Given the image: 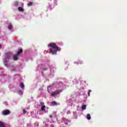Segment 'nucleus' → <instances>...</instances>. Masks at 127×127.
Masks as SVG:
<instances>
[{
    "label": "nucleus",
    "mask_w": 127,
    "mask_h": 127,
    "mask_svg": "<svg viewBox=\"0 0 127 127\" xmlns=\"http://www.w3.org/2000/svg\"><path fill=\"white\" fill-rule=\"evenodd\" d=\"M48 47L50 53H51V54H56L58 51H61V48L57 46V45L54 43H50L48 45Z\"/></svg>",
    "instance_id": "f257e3e1"
},
{
    "label": "nucleus",
    "mask_w": 127,
    "mask_h": 127,
    "mask_svg": "<svg viewBox=\"0 0 127 127\" xmlns=\"http://www.w3.org/2000/svg\"><path fill=\"white\" fill-rule=\"evenodd\" d=\"M62 92V90H57L51 93V96L52 97H55L56 95L59 94L60 93H61Z\"/></svg>",
    "instance_id": "f03ea898"
},
{
    "label": "nucleus",
    "mask_w": 127,
    "mask_h": 127,
    "mask_svg": "<svg viewBox=\"0 0 127 127\" xmlns=\"http://www.w3.org/2000/svg\"><path fill=\"white\" fill-rule=\"evenodd\" d=\"M10 114V111L8 110H4L2 111V115L3 116H7V115H9Z\"/></svg>",
    "instance_id": "7ed1b4c3"
},
{
    "label": "nucleus",
    "mask_w": 127,
    "mask_h": 127,
    "mask_svg": "<svg viewBox=\"0 0 127 127\" xmlns=\"http://www.w3.org/2000/svg\"><path fill=\"white\" fill-rule=\"evenodd\" d=\"M0 127H5V123L0 121Z\"/></svg>",
    "instance_id": "20e7f679"
},
{
    "label": "nucleus",
    "mask_w": 127,
    "mask_h": 127,
    "mask_svg": "<svg viewBox=\"0 0 127 127\" xmlns=\"http://www.w3.org/2000/svg\"><path fill=\"white\" fill-rule=\"evenodd\" d=\"M18 58L17 57V55H14L13 57V60L14 61H17V60H18Z\"/></svg>",
    "instance_id": "39448f33"
},
{
    "label": "nucleus",
    "mask_w": 127,
    "mask_h": 127,
    "mask_svg": "<svg viewBox=\"0 0 127 127\" xmlns=\"http://www.w3.org/2000/svg\"><path fill=\"white\" fill-rule=\"evenodd\" d=\"M9 58H10V56H7L5 59V61L6 63V62H7V61H9Z\"/></svg>",
    "instance_id": "423d86ee"
},
{
    "label": "nucleus",
    "mask_w": 127,
    "mask_h": 127,
    "mask_svg": "<svg viewBox=\"0 0 127 127\" xmlns=\"http://www.w3.org/2000/svg\"><path fill=\"white\" fill-rule=\"evenodd\" d=\"M23 52V51L22 50V49H20L19 51L17 52V55H20V54H21V53H22Z\"/></svg>",
    "instance_id": "0eeeda50"
},
{
    "label": "nucleus",
    "mask_w": 127,
    "mask_h": 127,
    "mask_svg": "<svg viewBox=\"0 0 127 127\" xmlns=\"http://www.w3.org/2000/svg\"><path fill=\"white\" fill-rule=\"evenodd\" d=\"M20 87L21 89H23V88H24V84L23 82H21L20 84Z\"/></svg>",
    "instance_id": "6e6552de"
},
{
    "label": "nucleus",
    "mask_w": 127,
    "mask_h": 127,
    "mask_svg": "<svg viewBox=\"0 0 127 127\" xmlns=\"http://www.w3.org/2000/svg\"><path fill=\"white\" fill-rule=\"evenodd\" d=\"M18 10H19V11L23 12L24 11V9H23V8H22L21 7H18Z\"/></svg>",
    "instance_id": "1a4fd4ad"
},
{
    "label": "nucleus",
    "mask_w": 127,
    "mask_h": 127,
    "mask_svg": "<svg viewBox=\"0 0 127 127\" xmlns=\"http://www.w3.org/2000/svg\"><path fill=\"white\" fill-rule=\"evenodd\" d=\"M51 104H52L53 106H57V102L56 101H52Z\"/></svg>",
    "instance_id": "9d476101"
},
{
    "label": "nucleus",
    "mask_w": 127,
    "mask_h": 127,
    "mask_svg": "<svg viewBox=\"0 0 127 127\" xmlns=\"http://www.w3.org/2000/svg\"><path fill=\"white\" fill-rule=\"evenodd\" d=\"M87 120H91V115H90V114H87Z\"/></svg>",
    "instance_id": "9b49d317"
},
{
    "label": "nucleus",
    "mask_w": 127,
    "mask_h": 127,
    "mask_svg": "<svg viewBox=\"0 0 127 127\" xmlns=\"http://www.w3.org/2000/svg\"><path fill=\"white\" fill-rule=\"evenodd\" d=\"M45 108H46V106H45V105H43V106H42L41 107L42 111H45Z\"/></svg>",
    "instance_id": "f8f14e48"
},
{
    "label": "nucleus",
    "mask_w": 127,
    "mask_h": 127,
    "mask_svg": "<svg viewBox=\"0 0 127 127\" xmlns=\"http://www.w3.org/2000/svg\"><path fill=\"white\" fill-rule=\"evenodd\" d=\"M81 109H82V110H85L86 109V105H83L81 107Z\"/></svg>",
    "instance_id": "ddd939ff"
},
{
    "label": "nucleus",
    "mask_w": 127,
    "mask_h": 127,
    "mask_svg": "<svg viewBox=\"0 0 127 127\" xmlns=\"http://www.w3.org/2000/svg\"><path fill=\"white\" fill-rule=\"evenodd\" d=\"M14 5H15V6H17V5H18V1L15 2L14 3Z\"/></svg>",
    "instance_id": "4468645a"
},
{
    "label": "nucleus",
    "mask_w": 127,
    "mask_h": 127,
    "mask_svg": "<svg viewBox=\"0 0 127 127\" xmlns=\"http://www.w3.org/2000/svg\"><path fill=\"white\" fill-rule=\"evenodd\" d=\"M8 29H11V28H12V25H8Z\"/></svg>",
    "instance_id": "2eb2a0df"
},
{
    "label": "nucleus",
    "mask_w": 127,
    "mask_h": 127,
    "mask_svg": "<svg viewBox=\"0 0 127 127\" xmlns=\"http://www.w3.org/2000/svg\"><path fill=\"white\" fill-rule=\"evenodd\" d=\"M31 5H32V2L28 3V6H31Z\"/></svg>",
    "instance_id": "dca6fc26"
},
{
    "label": "nucleus",
    "mask_w": 127,
    "mask_h": 127,
    "mask_svg": "<svg viewBox=\"0 0 127 127\" xmlns=\"http://www.w3.org/2000/svg\"><path fill=\"white\" fill-rule=\"evenodd\" d=\"M27 113V111H26V110H25V109L23 110V114L24 115H25V114H26Z\"/></svg>",
    "instance_id": "f3484780"
},
{
    "label": "nucleus",
    "mask_w": 127,
    "mask_h": 127,
    "mask_svg": "<svg viewBox=\"0 0 127 127\" xmlns=\"http://www.w3.org/2000/svg\"><path fill=\"white\" fill-rule=\"evenodd\" d=\"M35 126H36V127H38L39 125H38V123H35Z\"/></svg>",
    "instance_id": "a211bd4d"
},
{
    "label": "nucleus",
    "mask_w": 127,
    "mask_h": 127,
    "mask_svg": "<svg viewBox=\"0 0 127 127\" xmlns=\"http://www.w3.org/2000/svg\"><path fill=\"white\" fill-rule=\"evenodd\" d=\"M49 118H53V115L52 114L50 115Z\"/></svg>",
    "instance_id": "6ab92c4d"
},
{
    "label": "nucleus",
    "mask_w": 127,
    "mask_h": 127,
    "mask_svg": "<svg viewBox=\"0 0 127 127\" xmlns=\"http://www.w3.org/2000/svg\"><path fill=\"white\" fill-rule=\"evenodd\" d=\"M40 104L42 105V106L44 105V103L43 102H40Z\"/></svg>",
    "instance_id": "aec40b11"
},
{
    "label": "nucleus",
    "mask_w": 127,
    "mask_h": 127,
    "mask_svg": "<svg viewBox=\"0 0 127 127\" xmlns=\"http://www.w3.org/2000/svg\"><path fill=\"white\" fill-rule=\"evenodd\" d=\"M91 92H92V90H91L90 89L89 90L88 93H91Z\"/></svg>",
    "instance_id": "412c9836"
},
{
    "label": "nucleus",
    "mask_w": 127,
    "mask_h": 127,
    "mask_svg": "<svg viewBox=\"0 0 127 127\" xmlns=\"http://www.w3.org/2000/svg\"><path fill=\"white\" fill-rule=\"evenodd\" d=\"M4 65H5V66H7V64H6V63H4Z\"/></svg>",
    "instance_id": "4be33fe9"
},
{
    "label": "nucleus",
    "mask_w": 127,
    "mask_h": 127,
    "mask_svg": "<svg viewBox=\"0 0 127 127\" xmlns=\"http://www.w3.org/2000/svg\"><path fill=\"white\" fill-rule=\"evenodd\" d=\"M46 70H47V68H46L44 69V71H45Z\"/></svg>",
    "instance_id": "5701e85b"
},
{
    "label": "nucleus",
    "mask_w": 127,
    "mask_h": 127,
    "mask_svg": "<svg viewBox=\"0 0 127 127\" xmlns=\"http://www.w3.org/2000/svg\"><path fill=\"white\" fill-rule=\"evenodd\" d=\"M88 95L90 96V92H88Z\"/></svg>",
    "instance_id": "b1692460"
},
{
    "label": "nucleus",
    "mask_w": 127,
    "mask_h": 127,
    "mask_svg": "<svg viewBox=\"0 0 127 127\" xmlns=\"http://www.w3.org/2000/svg\"><path fill=\"white\" fill-rule=\"evenodd\" d=\"M21 92V94L22 95L23 94V93H22V91H20Z\"/></svg>",
    "instance_id": "393cba45"
},
{
    "label": "nucleus",
    "mask_w": 127,
    "mask_h": 127,
    "mask_svg": "<svg viewBox=\"0 0 127 127\" xmlns=\"http://www.w3.org/2000/svg\"><path fill=\"white\" fill-rule=\"evenodd\" d=\"M1 48V45L0 44V49Z\"/></svg>",
    "instance_id": "a878e982"
},
{
    "label": "nucleus",
    "mask_w": 127,
    "mask_h": 127,
    "mask_svg": "<svg viewBox=\"0 0 127 127\" xmlns=\"http://www.w3.org/2000/svg\"><path fill=\"white\" fill-rule=\"evenodd\" d=\"M51 127H54V126L51 125Z\"/></svg>",
    "instance_id": "bb28decb"
}]
</instances>
